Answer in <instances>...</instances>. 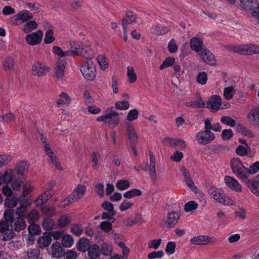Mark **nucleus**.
Returning <instances> with one entry per match:
<instances>
[{
    "instance_id": "40",
    "label": "nucleus",
    "mask_w": 259,
    "mask_h": 259,
    "mask_svg": "<svg viewBox=\"0 0 259 259\" xmlns=\"http://www.w3.org/2000/svg\"><path fill=\"white\" fill-rule=\"evenodd\" d=\"M4 183L8 184L11 183L16 176L13 170L9 169L5 171L4 174H3Z\"/></svg>"
},
{
    "instance_id": "9",
    "label": "nucleus",
    "mask_w": 259,
    "mask_h": 259,
    "mask_svg": "<svg viewBox=\"0 0 259 259\" xmlns=\"http://www.w3.org/2000/svg\"><path fill=\"white\" fill-rule=\"evenodd\" d=\"M180 217V214L178 212H169L166 217L161 221L160 226L169 228H173L178 223Z\"/></svg>"
},
{
    "instance_id": "38",
    "label": "nucleus",
    "mask_w": 259,
    "mask_h": 259,
    "mask_svg": "<svg viewBox=\"0 0 259 259\" xmlns=\"http://www.w3.org/2000/svg\"><path fill=\"white\" fill-rule=\"evenodd\" d=\"M59 97L57 101V104L59 106L62 105H69L71 103V98L65 92H62L60 94Z\"/></svg>"
},
{
    "instance_id": "11",
    "label": "nucleus",
    "mask_w": 259,
    "mask_h": 259,
    "mask_svg": "<svg viewBox=\"0 0 259 259\" xmlns=\"http://www.w3.org/2000/svg\"><path fill=\"white\" fill-rule=\"evenodd\" d=\"M43 34V32L39 30L28 34L26 35L25 41L28 45L31 46L39 44L42 40Z\"/></svg>"
},
{
    "instance_id": "1",
    "label": "nucleus",
    "mask_w": 259,
    "mask_h": 259,
    "mask_svg": "<svg viewBox=\"0 0 259 259\" xmlns=\"http://www.w3.org/2000/svg\"><path fill=\"white\" fill-rule=\"evenodd\" d=\"M69 45L75 56H81L85 59H92L94 57V51L91 49L89 43L70 40Z\"/></svg>"
},
{
    "instance_id": "48",
    "label": "nucleus",
    "mask_w": 259,
    "mask_h": 259,
    "mask_svg": "<svg viewBox=\"0 0 259 259\" xmlns=\"http://www.w3.org/2000/svg\"><path fill=\"white\" fill-rule=\"evenodd\" d=\"M101 157L100 154L97 152H93L92 155V166L94 169L97 170L99 167L98 159Z\"/></svg>"
},
{
    "instance_id": "55",
    "label": "nucleus",
    "mask_w": 259,
    "mask_h": 259,
    "mask_svg": "<svg viewBox=\"0 0 259 259\" xmlns=\"http://www.w3.org/2000/svg\"><path fill=\"white\" fill-rule=\"evenodd\" d=\"M221 122L231 127H234L236 124V121L234 119L227 116H222L221 118Z\"/></svg>"
},
{
    "instance_id": "42",
    "label": "nucleus",
    "mask_w": 259,
    "mask_h": 259,
    "mask_svg": "<svg viewBox=\"0 0 259 259\" xmlns=\"http://www.w3.org/2000/svg\"><path fill=\"white\" fill-rule=\"evenodd\" d=\"M53 194L54 193L51 190L46 191L37 199V204H43L45 203L50 198L53 196Z\"/></svg>"
},
{
    "instance_id": "27",
    "label": "nucleus",
    "mask_w": 259,
    "mask_h": 259,
    "mask_svg": "<svg viewBox=\"0 0 259 259\" xmlns=\"http://www.w3.org/2000/svg\"><path fill=\"white\" fill-rule=\"evenodd\" d=\"M242 181L245 183L246 186L252 193L256 196H259V190L256 184H255L252 180L249 179L247 177Z\"/></svg>"
},
{
    "instance_id": "51",
    "label": "nucleus",
    "mask_w": 259,
    "mask_h": 259,
    "mask_svg": "<svg viewBox=\"0 0 259 259\" xmlns=\"http://www.w3.org/2000/svg\"><path fill=\"white\" fill-rule=\"evenodd\" d=\"M71 222L70 218L67 214L62 215L58 220V225L61 227H64Z\"/></svg>"
},
{
    "instance_id": "17",
    "label": "nucleus",
    "mask_w": 259,
    "mask_h": 259,
    "mask_svg": "<svg viewBox=\"0 0 259 259\" xmlns=\"http://www.w3.org/2000/svg\"><path fill=\"white\" fill-rule=\"evenodd\" d=\"M10 225L12 229L16 232L23 230L26 226V223L24 218L21 217L15 218L10 223Z\"/></svg>"
},
{
    "instance_id": "7",
    "label": "nucleus",
    "mask_w": 259,
    "mask_h": 259,
    "mask_svg": "<svg viewBox=\"0 0 259 259\" xmlns=\"http://www.w3.org/2000/svg\"><path fill=\"white\" fill-rule=\"evenodd\" d=\"M214 134L211 131L201 130L195 135V140L201 145H207L210 144L215 139Z\"/></svg>"
},
{
    "instance_id": "14",
    "label": "nucleus",
    "mask_w": 259,
    "mask_h": 259,
    "mask_svg": "<svg viewBox=\"0 0 259 259\" xmlns=\"http://www.w3.org/2000/svg\"><path fill=\"white\" fill-rule=\"evenodd\" d=\"M199 55L203 61L205 63L210 66H213L215 64L216 61L214 55L206 48H203L202 51L199 53Z\"/></svg>"
},
{
    "instance_id": "15",
    "label": "nucleus",
    "mask_w": 259,
    "mask_h": 259,
    "mask_svg": "<svg viewBox=\"0 0 259 259\" xmlns=\"http://www.w3.org/2000/svg\"><path fill=\"white\" fill-rule=\"evenodd\" d=\"M248 122L253 125H259V105L252 108L247 115Z\"/></svg>"
},
{
    "instance_id": "47",
    "label": "nucleus",
    "mask_w": 259,
    "mask_h": 259,
    "mask_svg": "<svg viewBox=\"0 0 259 259\" xmlns=\"http://www.w3.org/2000/svg\"><path fill=\"white\" fill-rule=\"evenodd\" d=\"M130 187V184L127 180H118L116 184V187L120 191L127 189Z\"/></svg>"
},
{
    "instance_id": "22",
    "label": "nucleus",
    "mask_w": 259,
    "mask_h": 259,
    "mask_svg": "<svg viewBox=\"0 0 259 259\" xmlns=\"http://www.w3.org/2000/svg\"><path fill=\"white\" fill-rule=\"evenodd\" d=\"M150 162L149 168V175L151 179L153 182L156 181V159L153 153L151 152L149 153Z\"/></svg>"
},
{
    "instance_id": "30",
    "label": "nucleus",
    "mask_w": 259,
    "mask_h": 259,
    "mask_svg": "<svg viewBox=\"0 0 259 259\" xmlns=\"http://www.w3.org/2000/svg\"><path fill=\"white\" fill-rule=\"evenodd\" d=\"M52 256L55 258H59L64 254V249L59 242L54 243L52 247Z\"/></svg>"
},
{
    "instance_id": "8",
    "label": "nucleus",
    "mask_w": 259,
    "mask_h": 259,
    "mask_svg": "<svg viewBox=\"0 0 259 259\" xmlns=\"http://www.w3.org/2000/svg\"><path fill=\"white\" fill-rule=\"evenodd\" d=\"M86 191V187L83 185H78L72 194L66 199H64L62 202L64 203L63 206L65 207L69 203L75 200H78L82 198Z\"/></svg>"
},
{
    "instance_id": "56",
    "label": "nucleus",
    "mask_w": 259,
    "mask_h": 259,
    "mask_svg": "<svg viewBox=\"0 0 259 259\" xmlns=\"http://www.w3.org/2000/svg\"><path fill=\"white\" fill-rule=\"evenodd\" d=\"M175 59L174 58L168 57L164 60L163 63L160 65L159 69H163L173 65L175 63Z\"/></svg>"
},
{
    "instance_id": "50",
    "label": "nucleus",
    "mask_w": 259,
    "mask_h": 259,
    "mask_svg": "<svg viewBox=\"0 0 259 259\" xmlns=\"http://www.w3.org/2000/svg\"><path fill=\"white\" fill-rule=\"evenodd\" d=\"M62 242L64 246L70 247L73 244L74 240L70 235H66L63 236Z\"/></svg>"
},
{
    "instance_id": "34",
    "label": "nucleus",
    "mask_w": 259,
    "mask_h": 259,
    "mask_svg": "<svg viewBox=\"0 0 259 259\" xmlns=\"http://www.w3.org/2000/svg\"><path fill=\"white\" fill-rule=\"evenodd\" d=\"M27 222L29 224H34L39 219V214L37 210L33 209L30 210L26 216Z\"/></svg>"
},
{
    "instance_id": "53",
    "label": "nucleus",
    "mask_w": 259,
    "mask_h": 259,
    "mask_svg": "<svg viewBox=\"0 0 259 259\" xmlns=\"http://www.w3.org/2000/svg\"><path fill=\"white\" fill-rule=\"evenodd\" d=\"M23 182L20 177H16L11 183V185L14 190H19L22 185Z\"/></svg>"
},
{
    "instance_id": "39",
    "label": "nucleus",
    "mask_w": 259,
    "mask_h": 259,
    "mask_svg": "<svg viewBox=\"0 0 259 259\" xmlns=\"http://www.w3.org/2000/svg\"><path fill=\"white\" fill-rule=\"evenodd\" d=\"M19 200L20 198L16 196L7 197L5 200V205L7 207L13 208L17 205Z\"/></svg>"
},
{
    "instance_id": "31",
    "label": "nucleus",
    "mask_w": 259,
    "mask_h": 259,
    "mask_svg": "<svg viewBox=\"0 0 259 259\" xmlns=\"http://www.w3.org/2000/svg\"><path fill=\"white\" fill-rule=\"evenodd\" d=\"M185 104L186 106L193 108H204L206 106L205 103L200 96L197 97V100L193 101L187 102Z\"/></svg>"
},
{
    "instance_id": "63",
    "label": "nucleus",
    "mask_w": 259,
    "mask_h": 259,
    "mask_svg": "<svg viewBox=\"0 0 259 259\" xmlns=\"http://www.w3.org/2000/svg\"><path fill=\"white\" fill-rule=\"evenodd\" d=\"M14 210L9 209L6 210L4 214V218L5 221L11 222L15 218L14 217Z\"/></svg>"
},
{
    "instance_id": "21",
    "label": "nucleus",
    "mask_w": 259,
    "mask_h": 259,
    "mask_svg": "<svg viewBox=\"0 0 259 259\" xmlns=\"http://www.w3.org/2000/svg\"><path fill=\"white\" fill-rule=\"evenodd\" d=\"M125 128L128 139L132 144H135L138 140V136L134 126L130 122L125 124Z\"/></svg>"
},
{
    "instance_id": "54",
    "label": "nucleus",
    "mask_w": 259,
    "mask_h": 259,
    "mask_svg": "<svg viewBox=\"0 0 259 259\" xmlns=\"http://www.w3.org/2000/svg\"><path fill=\"white\" fill-rule=\"evenodd\" d=\"M198 207V204L195 201H190L187 202L184 206V209L186 212H190L196 209Z\"/></svg>"
},
{
    "instance_id": "23",
    "label": "nucleus",
    "mask_w": 259,
    "mask_h": 259,
    "mask_svg": "<svg viewBox=\"0 0 259 259\" xmlns=\"http://www.w3.org/2000/svg\"><path fill=\"white\" fill-rule=\"evenodd\" d=\"M137 16L132 11L126 12L125 16L122 20V25L123 28H128L130 24H132L136 22Z\"/></svg>"
},
{
    "instance_id": "25",
    "label": "nucleus",
    "mask_w": 259,
    "mask_h": 259,
    "mask_svg": "<svg viewBox=\"0 0 259 259\" xmlns=\"http://www.w3.org/2000/svg\"><path fill=\"white\" fill-rule=\"evenodd\" d=\"M203 45L202 40L199 37H194L192 38L190 41L191 49L199 53L202 50Z\"/></svg>"
},
{
    "instance_id": "43",
    "label": "nucleus",
    "mask_w": 259,
    "mask_h": 259,
    "mask_svg": "<svg viewBox=\"0 0 259 259\" xmlns=\"http://www.w3.org/2000/svg\"><path fill=\"white\" fill-rule=\"evenodd\" d=\"M235 94V90L232 86L226 87L224 89V97L227 100L231 99Z\"/></svg>"
},
{
    "instance_id": "5",
    "label": "nucleus",
    "mask_w": 259,
    "mask_h": 259,
    "mask_svg": "<svg viewBox=\"0 0 259 259\" xmlns=\"http://www.w3.org/2000/svg\"><path fill=\"white\" fill-rule=\"evenodd\" d=\"M91 59H86L87 61L83 64L80 68L83 76L88 80H94L97 75L95 64Z\"/></svg>"
},
{
    "instance_id": "36",
    "label": "nucleus",
    "mask_w": 259,
    "mask_h": 259,
    "mask_svg": "<svg viewBox=\"0 0 259 259\" xmlns=\"http://www.w3.org/2000/svg\"><path fill=\"white\" fill-rule=\"evenodd\" d=\"M2 65L5 71H11L14 69L15 62L12 57H8L4 60Z\"/></svg>"
},
{
    "instance_id": "57",
    "label": "nucleus",
    "mask_w": 259,
    "mask_h": 259,
    "mask_svg": "<svg viewBox=\"0 0 259 259\" xmlns=\"http://www.w3.org/2000/svg\"><path fill=\"white\" fill-rule=\"evenodd\" d=\"M53 30L52 29H49L47 31L45 34V37L44 39V42L46 44H51L55 40V38L53 36Z\"/></svg>"
},
{
    "instance_id": "29",
    "label": "nucleus",
    "mask_w": 259,
    "mask_h": 259,
    "mask_svg": "<svg viewBox=\"0 0 259 259\" xmlns=\"http://www.w3.org/2000/svg\"><path fill=\"white\" fill-rule=\"evenodd\" d=\"M150 31L152 34L160 35L167 33L169 29L159 24H154L151 27Z\"/></svg>"
},
{
    "instance_id": "32",
    "label": "nucleus",
    "mask_w": 259,
    "mask_h": 259,
    "mask_svg": "<svg viewBox=\"0 0 259 259\" xmlns=\"http://www.w3.org/2000/svg\"><path fill=\"white\" fill-rule=\"evenodd\" d=\"M87 250L89 257L91 259H96L100 255V248L97 244L92 245Z\"/></svg>"
},
{
    "instance_id": "10",
    "label": "nucleus",
    "mask_w": 259,
    "mask_h": 259,
    "mask_svg": "<svg viewBox=\"0 0 259 259\" xmlns=\"http://www.w3.org/2000/svg\"><path fill=\"white\" fill-rule=\"evenodd\" d=\"M33 75L40 77L45 75L50 71V68L44 63L37 62L32 67Z\"/></svg>"
},
{
    "instance_id": "35",
    "label": "nucleus",
    "mask_w": 259,
    "mask_h": 259,
    "mask_svg": "<svg viewBox=\"0 0 259 259\" xmlns=\"http://www.w3.org/2000/svg\"><path fill=\"white\" fill-rule=\"evenodd\" d=\"M52 242V238L50 235H45L40 236L37 240V243L39 246L42 248L49 246Z\"/></svg>"
},
{
    "instance_id": "4",
    "label": "nucleus",
    "mask_w": 259,
    "mask_h": 259,
    "mask_svg": "<svg viewBox=\"0 0 259 259\" xmlns=\"http://www.w3.org/2000/svg\"><path fill=\"white\" fill-rule=\"evenodd\" d=\"M229 50L242 55H253L259 54V47L253 45L244 44L241 45L230 46L227 48Z\"/></svg>"
},
{
    "instance_id": "6",
    "label": "nucleus",
    "mask_w": 259,
    "mask_h": 259,
    "mask_svg": "<svg viewBox=\"0 0 259 259\" xmlns=\"http://www.w3.org/2000/svg\"><path fill=\"white\" fill-rule=\"evenodd\" d=\"M232 172L240 180H242L246 177L247 167H245L240 159L233 158L231 161Z\"/></svg>"
},
{
    "instance_id": "64",
    "label": "nucleus",
    "mask_w": 259,
    "mask_h": 259,
    "mask_svg": "<svg viewBox=\"0 0 259 259\" xmlns=\"http://www.w3.org/2000/svg\"><path fill=\"white\" fill-rule=\"evenodd\" d=\"M130 107V103L128 101H118L115 103V107L118 110H126Z\"/></svg>"
},
{
    "instance_id": "16",
    "label": "nucleus",
    "mask_w": 259,
    "mask_h": 259,
    "mask_svg": "<svg viewBox=\"0 0 259 259\" xmlns=\"http://www.w3.org/2000/svg\"><path fill=\"white\" fill-rule=\"evenodd\" d=\"M215 241L214 238H209L206 235H199L194 237L190 240V242L194 245H205L209 243H212Z\"/></svg>"
},
{
    "instance_id": "18",
    "label": "nucleus",
    "mask_w": 259,
    "mask_h": 259,
    "mask_svg": "<svg viewBox=\"0 0 259 259\" xmlns=\"http://www.w3.org/2000/svg\"><path fill=\"white\" fill-rule=\"evenodd\" d=\"M221 105L222 99L221 97L215 95L210 97L207 103L206 107L211 110H218L220 109Z\"/></svg>"
},
{
    "instance_id": "44",
    "label": "nucleus",
    "mask_w": 259,
    "mask_h": 259,
    "mask_svg": "<svg viewBox=\"0 0 259 259\" xmlns=\"http://www.w3.org/2000/svg\"><path fill=\"white\" fill-rule=\"evenodd\" d=\"M127 75L130 83L135 82L137 80V75L133 67L128 66L127 67Z\"/></svg>"
},
{
    "instance_id": "37",
    "label": "nucleus",
    "mask_w": 259,
    "mask_h": 259,
    "mask_svg": "<svg viewBox=\"0 0 259 259\" xmlns=\"http://www.w3.org/2000/svg\"><path fill=\"white\" fill-rule=\"evenodd\" d=\"M38 26L37 23L35 21H29L27 22L23 26L22 30L25 33H29L36 29Z\"/></svg>"
},
{
    "instance_id": "33",
    "label": "nucleus",
    "mask_w": 259,
    "mask_h": 259,
    "mask_svg": "<svg viewBox=\"0 0 259 259\" xmlns=\"http://www.w3.org/2000/svg\"><path fill=\"white\" fill-rule=\"evenodd\" d=\"M90 241L84 238H81L77 244V249L81 252H85L91 246Z\"/></svg>"
},
{
    "instance_id": "45",
    "label": "nucleus",
    "mask_w": 259,
    "mask_h": 259,
    "mask_svg": "<svg viewBox=\"0 0 259 259\" xmlns=\"http://www.w3.org/2000/svg\"><path fill=\"white\" fill-rule=\"evenodd\" d=\"M237 130L242 135L246 136L249 138H252L254 137L253 133L249 129L247 128V127L241 124H239L238 125Z\"/></svg>"
},
{
    "instance_id": "20",
    "label": "nucleus",
    "mask_w": 259,
    "mask_h": 259,
    "mask_svg": "<svg viewBox=\"0 0 259 259\" xmlns=\"http://www.w3.org/2000/svg\"><path fill=\"white\" fill-rule=\"evenodd\" d=\"M164 142L168 146H173L181 150L184 149L186 147V142L183 140L168 137L164 139Z\"/></svg>"
},
{
    "instance_id": "13",
    "label": "nucleus",
    "mask_w": 259,
    "mask_h": 259,
    "mask_svg": "<svg viewBox=\"0 0 259 259\" xmlns=\"http://www.w3.org/2000/svg\"><path fill=\"white\" fill-rule=\"evenodd\" d=\"M225 184L231 190L236 192H241L242 190L241 185L234 177L226 176L224 178Z\"/></svg>"
},
{
    "instance_id": "46",
    "label": "nucleus",
    "mask_w": 259,
    "mask_h": 259,
    "mask_svg": "<svg viewBox=\"0 0 259 259\" xmlns=\"http://www.w3.org/2000/svg\"><path fill=\"white\" fill-rule=\"evenodd\" d=\"M259 170V162H255L251 165L249 168H247L246 177L248 178L250 175H253Z\"/></svg>"
},
{
    "instance_id": "49",
    "label": "nucleus",
    "mask_w": 259,
    "mask_h": 259,
    "mask_svg": "<svg viewBox=\"0 0 259 259\" xmlns=\"http://www.w3.org/2000/svg\"><path fill=\"white\" fill-rule=\"evenodd\" d=\"M54 225V221L50 218H46L43 221L42 227L45 230L49 231L52 230Z\"/></svg>"
},
{
    "instance_id": "52",
    "label": "nucleus",
    "mask_w": 259,
    "mask_h": 259,
    "mask_svg": "<svg viewBox=\"0 0 259 259\" xmlns=\"http://www.w3.org/2000/svg\"><path fill=\"white\" fill-rule=\"evenodd\" d=\"M97 61L102 70H106L108 68V63L105 56L99 55L97 58Z\"/></svg>"
},
{
    "instance_id": "62",
    "label": "nucleus",
    "mask_w": 259,
    "mask_h": 259,
    "mask_svg": "<svg viewBox=\"0 0 259 259\" xmlns=\"http://www.w3.org/2000/svg\"><path fill=\"white\" fill-rule=\"evenodd\" d=\"M139 112L137 109H134L128 111L127 115V119L128 121H132L137 119L138 117Z\"/></svg>"
},
{
    "instance_id": "58",
    "label": "nucleus",
    "mask_w": 259,
    "mask_h": 259,
    "mask_svg": "<svg viewBox=\"0 0 259 259\" xmlns=\"http://www.w3.org/2000/svg\"><path fill=\"white\" fill-rule=\"evenodd\" d=\"M207 79V75L205 72H199L197 76V81L198 83L201 85L205 84Z\"/></svg>"
},
{
    "instance_id": "59",
    "label": "nucleus",
    "mask_w": 259,
    "mask_h": 259,
    "mask_svg": "<svg viewBox=\"0 0 259 259\" xmlns=\"http://www.w3.org/2000/svg\"><path fill=\"white\" fill-rule=\"evenodd\" d=\"M40 254L39 250L37 249H29L27 252L28 259H37Z\"/></svg>"
},
{
    "instance_id": "24",
    "label": "nucleus",
    "mask_w": 259,
    "mask_h": 259,
    "mask_svg": "<svg viewBox=\"0 0 259 259\" xmlns=\"http://www.w3.org/2000/svg\"><path fill=\"white\" fill-rule=\"evenodd\" d=\"M31 205V202L28 200L22 201L20 206L17 208L15 213L18 217L24 218L27 211V207Z\"/></svg>"
},
{
    "instance_id": "60",
    "label": "nucleus",
    "mask_w": 259,
    "mask_h": 259,
    "mask_svg": "<svg viewBox=\"0 0 259 259\" xmlns=\"http://www.w3.org/2000/svg\"><path fill=\"white\" fill-rule=\"evenodd\" d=\"M30 224L28 228L29 233L32 235H38L41 231L39 226L35 223Z\"/></svg>"
},
{
    "instance_id": "26",
    "label": "nucleus",
    "mask_w": 259,
    "mask_h": 259,
    "mask_svg": "<svg viewBox=\"0 0 259 259\" xmlns=\"http://www.w3.org/2000/svg\"><path fill=\"white\" fill-rule=\"evenodd\" d=\"M33 17L32 14L27 10H23L14 16L15 20L21 21L22 22H27Z\"/></svg>"
},
{
    "instance_id": "3",
    "label": "nucleus",
    "mask_w": 259,
    "mask_h": 259,
    "mask_svg": "<svg viewBox=\"0 0 259 259\" xmlns=\"http://www.w3.org/2000/svg\"><path fill=\"white\" fill-rule=\"evenodd\" d=\"M96 120L99 122H104L109 125L114 126L119 123V114L113 110V107L108 108L102 115L97 118Z\"/></svg>"
},
{
    "instance_id": "28",
    "label": "nucleus",
    "mask_w": 259,
    "mask_h": 259,
    "mask_svg": "<svg viewBox=\"0 0 259 259\" xmlns=\"http://www.w3.org/2000/svg\"><path fill=\"white\" fill-rule=\"evenodd\" d=\"M28 168V164L25 162L22 161L19 163L16 167L13 170L17 177H22L23 176Z\"/></svg>"
},
{
    "instance_id": "41",
    "label": "nucleus",
    "mask_w": 259,
    "mask_h": 259,
    "mask_svg": "<svg viewBox=\"0 0 259 259\" xmlns=\"http://www.w3.org/2000/svg\"><path fill=\"white\" fill-rule=\"evenodd\" d=\"M142 191L138 189H134L125 192L123 194V197L126 199H131L136 196H140L142 195Z\"/></svg>"
},
{
    "instance_id": "2",
    "label": "nucleus",
    "mask_w": 259,
    "mask_h": 259,
    "mask_svg": "<svg viewBox=\"0 0 259 259\" xmlns=\"http://www.w3.org/2000/svg\"><path fill=\"white\" fill-rule=\"evenodd\" d=\"M208 192L212 198L219 203L228 205L234 204V201L227 196L222 189L210 186Z\"/></svg>"
},
{
    "instance_id": "19",
    "label": "nucleus",
    "mask_w": 259,
    "mask_h": 259,
    "mask_svg": "<svg viewBox=\"0 0 259 259\" xmlns=\"http://www.w3.org/2000/svg\"><path fill=\"white\" fill-rule=\"evenodd\" d=\"M66 65V61L64 59H59L57 62L55 69V75L58 79H61L64 76Z\"/></svg>"
},
{
    "instance_id": "12",
    "label": "nucleus",
    "mask_w": 259,
    "mask_h": 259,
    "mask_svg": "<svg viewBox=\"0 0 259 259\" xmlns=\"http://www.w3.org/2000/svg\"><path fill=\"white\" fill-rule=\"evenodd\" d=\"M9 222L4 220L0 221V232L3 233L2 240H10L12 239L15 233L13 230L9 231Z\"/></svg>"
},
{
    "instance_id": "61",
    "label": "nucleus",
    "mask_w": 259,
    "mask_h": 259,
    "mask_svg": "<svg viewBox=\"0 0 259 259\" xmlns=\"http://www.w3.org/2000/svg\"><path fill=\"white\" fill-rule=\"evenodd\" d=\"M112 251V247L110 244L104 243L102 246L100 252L105 255H109Z\"/></svg>"
}]
</instances>
